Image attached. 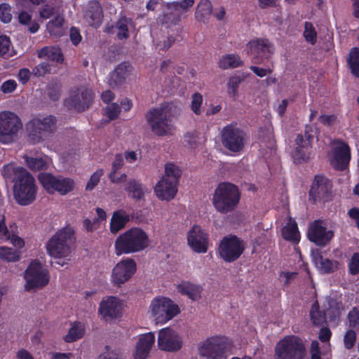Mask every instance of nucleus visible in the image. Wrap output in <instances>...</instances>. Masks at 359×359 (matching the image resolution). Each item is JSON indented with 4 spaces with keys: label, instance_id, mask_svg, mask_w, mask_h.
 Wrapping results in <instances>:
<instances>
[{
    "label": "nucleus",
    "instance_id": "nucleus-50",
    "mask_svg": "<svg viewBox=\"0 0 359 359\" xmlns=\"http://www.w3.org/2000/svg\"><path fill=\"white\" fill-rule=\"evenodd\" d=\"M348 326L351 329L359 330V309L354 306L347 315Z\"/></svg>",
    "mask_w": 359,
    "mask_h": 359
},
{
    "label": "nucleus",
    "instance_id": "nucleus-27",
    "mask_svg": "<svg viewBox=\"0 0 359 359\" xmlns=\"http://www.w3.org/2000/svg\"><path fill=\"white\" fill-rule=\"evenodd\" d=\"M312 259L321 273L328 274L334 273L338 270L339 266L338 261L324 258L318 250L312 252Z\"/></svg>",
    "mask_w": 359,
    "mask_h": 359
},
{
    "label": "nucleus",
    "instance_id": "nucleus-62",
    "mask_svg": "<svg viewBox=\"0 0 359 359\" xmlns=\"http://www.w3.org/2000/svg\"><path fill=\"white\" fill-rule=\"evenodd\" d=\"M106 352L102 353L98 359H121V353L119 350H109L108 346H106Z\"/></svg>",
    "mask_w": 359,
    "mask_h": 359
},
{
    "label": "nucleus",
    "instance_id": "nucleus-7",
    "mask_svg": "<svg viewBox=\"0 0 359 359\" xmlns=\"http://www.w3.org/2000/svg\"><path fill=\"white\" fill-rule=\"evenodd\" d=\"M74 239V230L72 227H65L57 231L47 242V253L55 258L67 257L70 252L69 241Z\"/></svg>",
    "mask_w": 359,
    "mask_h": 359
},
{
    "label": "nucleus",
    "instance_id": "nucleus-36",
    "mask_svg": "<svg viewBox=\"0 0 359 359\" xmlns=\"http://www.w3.org/2000/svg\"><path fill=\"white\" fill-rule=\"evenodd\" d=\"M133 24L132 18L126 15L121 16L115 24L117 30L116 37L118 40H127L130 37L129 26Z\"/></svg>",
    "mask_w": 359,
    "mask_h": 359
},
{
    "label": "nucleus",
    "instance_id": "nucleus-33",
    "mask_svg": "<svg viewBox=\"0 0 359 359\" xmlns=\"http://www.w3.org/2000/svg\"><path fill=\"white\" fill-rule=\"evenodd\" d=\"M129 65L126 62L119 64L111 74L109 84L111 88H115L122 84L128 74Z\"/></svg>",
    "mask_w": 359,
    "mask_h": 359
},
{
    "label": "nucleus",
    "instance_id": "nucleus-61",
    "mask_svg": "<svg viewBox=\"0 0 359 359\" xmlns=\"http://www.w3.org/2000/svg\"><path fill=\"white\" fill-rule=\"evenodd\" d=\"M120 112L121 108L118 104L112 103L110 105H109L106 108V115L109 118L107 122H109L111 120L117 118Z\"/></svg>",
    "mask_w": 359,
    "mask_h": 359
},
{
    "label": "nucleus",
    "instance_id": "nucleus-19",
    "mask_svg": "<svg viewBox=\"0 0 359 359\" xmlns=\"http://www.w3.org/2000/svg\"><path fill=\"white\" fill-rule=\"evenodd\" d=\"M248 54L252 55V61L254 64H261L264 59H269L274 53V47L271 42L266 38H257L247 44Z\"/></svg>",
    "mask_w": 359,
    "mask_h": 359
},
{
    "label": "nucleus",
    "instance_id": "nucleus-38",
    "mask_svg": "<svg viewBox=\"0 0 359 359\" xmlns=\"http://www.w3.org/2000/svg\"><path fill=\"white\" fill-rule=\"evenodd\" d=\"M243 65V62L238 55L226 54L223 55L218 62V66L222 69H234Z\"/></svg>",
    "mask_w": 359,
    "mask_h": 359
},
{
    "label": "nucleus",
    "instance_id": "nucleus-41",
    "mask_svg": "<svg viewBox=\"0 0 359 359\" xmlns=\"http://www.w3.org/2000/svg\"><path fill=\"white\" fill-rule=\"evenodd\" d=\"M328 307L325 311L326 318L327 317L330 322L334 323L338 321L341 313V305L340 302L333 299L328 300Z\"/></svg>",
    "mask_w": 359,
    "mask_h": 359
},
{
    "label": "nucleus",
    "instance_id": "nucleus-43",
    "mask_svg": "<svg viewBox=\"0 0 359 359\" xmlns=\"http://www.w3.org/2000/svg\"><path fill=\"white\" fill-rule=\"evenodd\" d=\"M310 318L311 323L315 326L323 325L326 323L325 311H320L318 302L316 301L313 303L310 311Z\"/></svg>",
    "mask_w": 359,
    "mask_h": 359
},
{
    "label": "nucleus",
    "instance_id": "nucleus-15",
    "mask_svg": "<svg viewBox=\"0 0 359 359\" xmlns=\"http://www.w3.org/2000/svg\"><path fill=\"white\" fill-rule=\"evenodd\" d=\"M25 290L31 291L36 288H42L49 283L50 276L48 271L43 268L41 263L35 259L32 261L25 273Z\"/></svg>",
    "mask_w": 359,
    "mask_h": 359
},
{
    "label": "nucleus",
    "instance_id": "nucleus-9",
    "mask_svg": "<svg viewBox=\"0 0 359 359\" xmlns=\"http://www.w3.org/2000/svg\"><path fill=\"white\" fill-rule=\"evenodd\" d=\"M221 142L223 147L233 153H240L247 142V134L237 123L225 126L221 131Z\"/></svg>",
    "mask_w": 359,
    "mask_h": 359
},
{
    "label": "nucleus",
    "instance_id": "nucleus-26",
    "mask_svg": "<svg viewBox=\"0 0 359 359\" xmlns=\"http://www.w3.org/2000/svg\"><path fill=\"white\" fill-rule=\"evenodd\" d=\"M6 219L3 215L0 217V239L3 241H11L15 246L21 248L24 245V241L18 236V226L15 223L11 224L9 228L6 224Z\"/></svg>",
    "mask_w": 359,
    "mask_h": 359
},
{
    "label": "nucleus",
    "instance_id": "nucleus-63",
    "mask_svg": "<svg viewBox=\"0 0 359 359\" xmlns=\"http://www.w3.org/2000/svg\"><path fill=\"white\" fill-rule=\"evenodd\" d=\"M32 74V72L28 68H22L19 70L17 78L21 84L25 85L29 81Z\"/></svg>",
    "mask_w": 359,
    "mask_h": 359
},
{
    "label": "nucleus",
    "instance_id": "nucleus-29",
    "mask_svg": "<svg viewBox=\"0 0 359 359\" xmlns=\"http://www.w3.org/2000/svg\"><path fill=\"white\" fill-rule=\"evenodd\" d=\"M124 190L128 196L135 201L144 200L147 192V187L136 179H130L125 184Z\"/></svg>",
    "mask_w": 359,
    "mask_h": 359
},
{
    "label": "nucleus",
    "instance_id": "nucleus-2",
    "mask_svg": "<svg viewBox=\"0 0 359 359\" xmlns=\"http://www.w3.org/2000/svg\"><path fill=\"white\" fill-rule=\"evenodd\" d=\"M181 111L180 102H165L159 107L150 109L145 114V119L156 135L163 137L172 134L175 129L173 119L178 118Z\"/></svg>",
    "mask_w": 359,
    "mask_h": 359
},
{
    "label": "nucleus",
    "instance_id": "nucleus-51",
    "mask_svg": "<svg viewBox=\"0 0 359 359\" xmlns=\"http://www.w3.org/2000/svg\"><path fill=\"white\" fill-rule=\"evenodd\" d=\"M305 30L304 36L307 42L314 45L317 41V33L311 22H306L304 25Z\"/></svg>",
    "mask_w": 359,
    "mask_h": 359
},
{
    "label": "nucleus",
    "instance_id": "nucleus-47",
    "mask_svg": "<svg viewBox=\"0 0 359 359\" xmlns=\"http://www.w3.org/2000/svg\"><path fill=\"white\" fill-rule=\"evenodd\" d=\"M0 258L6 262H16L20 259V252L13 248L1 246Z\"/></svg>",
    "mask_w": 359,
    "mask_h": 359
},
{
    "label": "nucleus",
    "instance_id": "nucleus-44",
    "mask_svg": "<svg viewBox=\"0 0 359 359\" xmlns=\"http://www.w3.org/2000/svg\"><path fill=\"white\" fill-rule=\"evenodd\" d=\"M27 166L32 171L46 170L48 168L47 161L42 157H24Z\"/></svg>",
    "mask_w": 359,
    "mask_h": 359
},
{
    "label": "nucleus",
    "instance_id": "nucleus-8",
    "mask_svg": "<svg viewBox=\"0 0 359 359\" xmlns=\"http://www.w3.org/2000/svg\"><path fill=\"white\" fill-rule=\"evenodd\" d=\"M37 178L43 188L50 194L57 193L61 196H65L75 187L73 179L61 175H54L50 172H42L39 173Z\"/></svg>",
    "mask_w": 359,
    "mask_h": 359
},
{
    "label": "nucleus",
    "instance_id": "nucleus-28",
    "mask_svg": "<svg viewBox=\"0 0 359 359\" xmlns=\"http://www.w3.org/2000/svg\"><path fill=\"white\" fill-rule=\"evenodd\" d=\"M295 142L297 147L292 154V158L295 163L299 164L308 161L311 152L312 146L308 142H306L304 144L303 143L304 137L302 134L297 135Z\"/></svg>",
    "mask_w": 359,
    "mask_h": 359
},
{
    "label": "nucleus",
    "instance_id": "nucleus-35",
    "mask_svg": "<svg viewBox=\"0 0 359 359\" xmlns=\"http://www.w3.org/2000/svg\"><path fill=\"white\" fill-rule=\"evenodd\" d=\"M177 290L182 294L187 295L191 300L196 301L201 298L203 288L190 282H183L177 286Z\"/></svg>",
    "mask_w": 359,
    "mask_h": 359
},
{
    "label": "nucleus",
    "instance_id": "nucleus-24",
    "mask_svg": "<svg viewBox=\"0 0 359 359\" xmlns=\"http://www.w3.org/2000/svg\"><path fill=\"white\" fill-rule=\"evenodd\" d=\"M351 160V149L348 144L341 142L333 149V158L331 160L332 165L338 170L343 171L346 169Z\"/></svg>",
    "mask_w": 359,
    "mask_h": 359
},
{
    "label": "nucleus",
    "instance_id": "nucleus-14",
    "mask_svg": "<svg viewBox=\"0 0 359 359\" xmlns=\"http://www.w3.org/2000/svg\"><path fill=\"white\" fill-rule=\"evenodd\" d=\"M149 308L155 320L160 324L167 323L180 312L179 306L170 299L161 296L155 297Z\"/></svg>",
    "mask_w": 359,
    "mask_h": 359
},
{
    "label": "nucleus",
    "instance_id": "nucleus-32",
    "mask_svg": "<svg viewBox=\"0 0 359 359\" xmlns=\"http://www.w3.org/2000/svg\"><path fill=\"white\" fill-rule=\"evenodd\" d=\"M182 15L177 8L173 6V4L168 2L160 20L162 24L177 25L181 21Z\"/></svg>",
    "mask_w": 359,
    "mask_h": 359
},
{
    "label": "nucleus",
    "instance_id": "nucleus-11",
    "mask_svg": "<svg viewBox=\"0 0 359 359\" xmlns=\"http://www.w3.org/2000/svg\"><path fill=\"white\" fill-rule=\"evenodd\" d=\"M94 99L91 88L81 86L72 88L69 96L64 100V105L69 109L81 113L89 109Z\"/></svg>",
    "mask_w": 359,
    "mask_h": 359
},
{
    "label": "nucleus",
    "instance_id": "nucleus-58",
    "mask_svg": "<svg viewBox=\"0 0 359 359\" xmlns=\"http://www.w3.org/2000/svg\"><path fill=\"white\" fill-rule=\"evenodd\" d=\"M356 341V333L353 329H348L344 337V347L346 349H351Z\"/></svg>",
    "mask_w": 359,
    "mask_h": 359
},
{
    "label": "nucleus",
    "instance_id": "nucleus-1",
    "mask_svg": "<svg viewBox=\"0 0 359 359\" xmlns=\"http://www.w3.org/2000/svg\"><path fill=\"white\" fill-rule=\"evenodd\" d=\"M1 175L6 182L13 183V196L18 205L26 206L35 201L37 193L35 180L25 168L9 163L3 166Z\"/></svg>",
    "mask_w": 359,
    "mask_h": 359
},
{
    "label": "nucleus",
    "instance_id": "nucleus-18",
    "mask_svg": "<svg viewBox=\"0 0 359 359\" xmlns=\"http://www.w3.org/2000/svg\"><path fill=\"white\" fill-rule=\"evenodd\" d=\"M229 341L225 337H213L205 341L199 348L201 355L212 359H223Z\"/></svg>",
    "mask_w": 359,
    "mask_h": 359
},
{
    "label": "nucleus",
    "instance_id": "nucleus-40",
    "mask_svg": "<svg viewBox=\"0 0 359 359\" xmlns=\"http://www.w3.org/2000/svg\"><path fill=\"white\" fill-rule=\"evenodd\" d=\"M39 58L47 57L50 60L62 63L64 61L63 54L59 48L45 46L38 51Z\"/></svg>",
    "mask_w": 359,
    "mask_h": 359
},
{
    "label": "nucleus",
    "instance_id": "nucleus-46",
    "mask_svg": "<svg viewBox=\"0 0 359 359\" xmlns=\"http://www.w3.org/2000/svg\"><path fill=\"white\" fill-rule=\"evenodd\" d=\"M18 19L19 23L22 25H29L31 24L28 28L30 33L34 34L39 31L40 27L39 23L36 21L32 22V15L28 12L25 11H21L18 15Z\"/></svg>",
    "mask_w": 359,
    "mask_h": 359
},
{
    "label": "nucleus",
    "instance_id": "nucleus-17",
    "mask_svg": "<svg viewBox=\"0 0 359 359\" xmlns=\"http://www.w3.org/2000/svg\"><path fill=\"white\" fill-rule=\"evenodd\" d=\"M334 236L333 230L327 229L324 220L316 219L308 228L307 238L316 246L323 248L327 245Z\"/></svg>",
    "mask_w": 359,
    "mask_h": 359
},
{
    "label": "nucleus",
    "instance_id": "nucleus-5",
    "mask_svg": "<svg viewBox=\"0 0 359 359\" xmlns=\"http://www.w3.org/2000/svg\"><path fill=\"white\" fill-rule=\"evenodd\" d=\"M241 199L238 187L228 182H220L212 196V204L217 211L228 213L234 210Z\"/></svg>",
    "mask_w": 359,
    "mask_h": 359
},
{
    "label": "nucleus",
    "instance_id": "nucleus-3",
    "mask_svg": "<svg viewBox=\"0 0 359 359\" xmlns=\"http://www.w3.org/2000/svg\"><path fill=\"white\" fill-rule=\"evenodd\" d=\"M149 237L140 228L133 227L120 234L114 243L116 255L118 256L139 252L149 245Z\"/></svg>",
    "mask_w": 359,
    "mask_h": 359
},
{
    "label": "nucleus",
    "instance_id": "nucleus-60",
    "mask_svg": "<svg viewBox=\"0 0 359 359\" xmlns=\"http://www.w3.org/2000/svg\"><path fill=\"white\" fill-rule=\"evenodd\" d=\"M50 71V65L46 62H42L32 69V74L36 77L44 76Z\"/></svg>",
    "mask_w": 359,
    "mask_h": 359
},
{
    "label": "nucleus",
    "instance_id": "nucleus-21",
    "mask_svg": "<svg viewBox=\"0 0 359 359\" xmlns=\"http://www.w3.org/2000/svg\"><path fill=\"white\" fill-rule=\"evenodd\" d=\"M183 344L182 337L176 331L165 327L161 329L158 335V345L161 350L175 352L179 351Z\"/></svg>",
    "mask_w": 359,
    "mask_h": 359
},
{
    "label": "nucleus",
    "instance_id": "nucleus-10",
    "mask_svg": "<svg viewBox=\"0 0 359 359\" xmlns=\"http://www.w3.org/2000/svg\"><path fill=\"white\" fill-rule=\"evenodd\" d=\"M245 249L244 241L236 235L229 234L220 240L217 253L225 262L232 263L241 257Z\"/></svg>",
    "mask_w": 359,
    "mask_h": 359
},
{
    "label": "nucleus",
    "instance_id": "nucleus-37",
    "mask_svg": "<svg viewBox=\"0 0 359 359\" xmlns=\"http://www.w3.org/2000/svg\"><path fill=\"white\" fill-rule=\"evenodd\" d=\"M129 221L128 216L125 215L122 210L115 211L110 221V231L112 233H116L123 229Z\"/></svg>",
    "mask_w": 359,
    "mask_h": 359
},
{
    "label": "nucleus",
    "instance_id": "nucleus-53",
    "mask_svg": "<svg viewBox=\"0 0 359 359\" xmlns=\"http://www.w3.org/2000/svg\"><path fill=\"white\" fill-rule=\"evenodd\" d=\"M11 6L7 3L0 4V20L4 23H9L12 20Z\"/></svg>",
    "mask_w": 359,
    "mask_h": 359
},
{
    "label": "nucleus",
    "instance_id": "nucleus-59",
    "mask_svg": "<svg viewBox=\"0 0 359 359\" xmlns=\"http://www.w3.org/2000/svg\"><path fill=\"white\" fill-rule=\"evenodd\" d=\"M195 0H182L181 1H172L173 6L182 14H185L194 4Z\"/></svg>",
    "mask_w": 359,
    "mask_h": 359
},
{
    "label": "nucleus",
    "instance_id": "nucleus-52",
    "mask_svg": "<svg viewBox=\"0 0 359 359\" xmlns=\"http://www.w3.org/2000/svg\"><path fill=\"white\" fill-rule=\"evenodd\" d=\"M104 175L103 169H98L93 172L86 186V190L90 191L95 189L100 181L101 177Z\"/></svg>",
    "mask_w": 359,
    "mask_h": 359
},
{
    "label": "nucleus",
    "instance_id": "nucleus-25",
    "mask_svg": "<svg viewBox=\"0 0 359 359\" xmlns=\"http://www.w3.org/2000/svg\"><path fill=\"white\" fill-rule=\"evenodd\" d=\"M155 342L153 332L139 335L133 353L134 359H147Z\"/></svg>",
    "mask_w": 359,
    "mask_h": 359
},
{
    "label": "nucleus",
    "instance_id": "nucleus-22",
    "mask_svg": "<svg viewBox=\"0 0 359 359\" xmlns=\"http://www.w3.org/2000/svg\"><path fill=\"white\" fill-rule=\"evenodd\" d=\"M123 304L116 297L109 296L100 303L98 313L105 321L120 318L122 316Z\"/></svg>",
    "mask_w": 359,
    "mask_h": 359
},
{
    "label": "nucleus",
    "instance_id": "nucleus-54",
    "mask_svg": "<svg viewBox=\"0 0 359 359\" xmlns=\"http://www.w3.org/2000/svg\"><path fill=\"white\" fill-rule=\"evenodd\" d=\"M62 94V86L60 83H52L48 88V95L53 101H57Z\"/></svg>",
    "mask_w": 359,
    "mask_h": 359
},
{
    "label": "nucleus",
    "instance_id": "nucleus-23",
    "mask_svg": "<svg viewBox=\"0 0 359 359\" xmlns=\"http://www.w3.org/2000/svg\"><path fill=\"white\" fill-rule=\"evenodd\" d=\"M188 245L197 253H205L208 248V235L198 225H194L187 235Z\"/></svg>",
    "mask_w": 359,
    "mask_h": 359
},
{
    "label": "nucleus",
    "instance_id": "nucleus-39",
    "mask_svg": "<svg viewBox=\"0 0 359 359\" xmlns=\"http://www.w3.org/2000/svg\"><path fill=\"white\" fill-rule=\"evenodd\" d=\"M64 18L57 15L47 23L46 29L51 36L60 37L64 33Z\"/></svg>",
    "mask_w": 359,
    "mask_h": 359
},
{
    "label": "nucleus",
    "instance_id": "nucleus-64",
    "mask_svg": "<svg viewBox=\"0 0 359 359\" xmlns=\"http://www.w3.org/2000/svg\"><path fill=\"white\" fill-rule=\"evenodd\" d=\"M18 84L13 79H8L4 81L1 86V90L5 93H11L17 88Z\"/></svg>",
    "mask_w": 359,
    "mask_h": 359
},
{
    "label": "nucleus",
    "instance_id": "nucleus-45",
    "mask_svg": "<svg viewBox=\"0 0 359 359\" xmlns=\"http://www.w3.org/2000/svg\"><path fill=\"white\" fill-rule=\"evenodd\" d=\"M348 65L351 73L359 78V48H352L348 54Z\"/></svg>",
    "mask_w": 359,
    "mask_h": 359
},
{
    "label": "nucleus",
    "instance_id": "nucleus-56",
    "mask_svg": "<svg viewBox=\"0 0 359 359\" xmlns=\"http://www.w3.org/2000/svg\"><path fill=\"white\" fill-rule=\"evenodd\" d=\"M203 96L199 93H195L191 97V109L196 115L201 114V107L203 103Z\"/></svg>",
    "mask_w": 359,
    "mask_h": 359
},
{
    "label": "nucleus",
    "instance_id": "nucleus-30",
    "mask_svg": "<svg viewBox=\"0 0 359 359\" xmlns=\"http://www.w3.org/2000/svg\"><path fill=\"white\" fill-rule=\"evenodd\" d=\"M281 235L284 240L290 241L294 244H297L300 241L301 236L297 222L289 219L287 224L282 228Z\"/></svg>",
    "mask_w": 359,
    "mask_h": 359
},
{
    "label": "nucleus",
    "instance_id": "nucleus-31",
    "mask_svg": "<svg viewBox=\"0 0 359 359\" xmlns=\"http://www.w3.org/2000/svg\"><path fill=\"white\" fill-rule=\"evenodd\" d=\"M86 18L91 26L97 27L100 25L103 18V13L102 8L98 2H93L89 5L86 13Z\"/></svg>",
    "mask_w": 359,
    "mask_h": 359
},
{
    "label": "nucleus",
    "instance_id": "nucleus-20",
    "mask_svg": "<svg viewBox=\"0 0 359 359\" xmlns=\"http://www.w3.org/2000/svg\"><path fill=\"white\" fill-rule=\"evenodd\" d=\"M137 266L134 259L126 258L118 262L112 269L111 280L114 285L121 287L129 280L136 272Z\"/></svg>",
    "mask_w": 359,
    "mask_h": 359
},
{
    "label": "nucleus",
    "instance_id": "nucleus-16",
    "mask_svg": "<svg viewBox=\"0 0 359 359\" xmlns=\"http://www.w3.org/2000/svg\"><path fill=\"white\" fill-rule=\"evenodd\" d=\"M332 184L325 176L316 175L309 192V200L313 203L327 202L332 199Z\"/></svg>",
    "mask_w": 359,
    "mask_h": 359
},
{
    "label": "nucleus",
    "instance_id": "nucleus-57",
    "mask_svg": "<svg viewBox=\"0 0 359 359\" xmlns=\"http://www.w3.org/2000/svg\"><path fill=\"white\" fill-rule=\"evenodd\" d=\"M259 139L262 143H268V147L273 144V137L269 128H261L259 130Z\"/></svg>",
    "mask_w": 359,
    "mask_h": 359
},
{
    "label": "nucleus",
    "instance_id": "nucleus-6",
    "mask_svg": "<svg viewBox=\"0 0 359 359\" xmlns=\"http://www.w3.org/2000/svg\"><path fill=\"white\" fill-rule=\"evenodd\" d=\"M182 170L172 163L165 165V175L156 184L154 191L161 200L170 201L175 196Z\"/></svg>",
    "mask_w": 359,
    "mask_h": 359
},
{
    "label": "nucleus",
    "instance_id": "nucleus-34",
    "mask_svg": "<svg viewBox=\"0 0 359 359\" xmlns=\"http://www.w3.org/2000/svg\"><path fill=\"white\" fill-rule=\"evenodd\" d=\"M212 5L210 0H201L195 11V18L197 21L206 23L212 14Z\"/></svg>",
    "mask_w": 359,
    "mask_h": 359
},
{
    "label": "nucleus",
    "instance_id": "nucleus-13",
    "mask_svg": "<svg viewBox=\"0 0 359 359\" xmlns=\"http://www.w3.org/2000/svg\"><path fill=\"white\" fill-rule=\"evenodd\" d=\"M305 351L304 344L295 336H287L275 347V359H302Z\"/></svg>",
    "mask_w": 359,
    "mask_h": 359
},
{
    "label": "nucleus",
    "instance_id": "nucleus-42",
    "mask_svg": "<svg viewBox=\"0 0 359 359\" xmlns=\"http://www.w3.org/2000/svg\"><path fill=\"white\" fill-rule=\"evenodd\" d=\"M85 332L84 326L80 322H74L67 334L64 337V340L67 343H72L83 337Z\"/></svg>",
    "mask_w": 359,
    "mask_h": 359
},
{
    "label": "nucleus",
    "instance_id": "nucleus-4",
    "mask_svg": "<svg viewBox=\"0 0 359 359\" xmlns=\"http://www.w3.org/2000/svg\"><path fill=\"white\" fill-rule=\"evenodd\" d=\"M57 129V119L52 115L34 117L25 124L27 140L37 144L51 138Z\"/></svg>",
    "mask_w": 359,
    "mask_h": 359
},
{
    "label": "nucleus",
    "instance_id": "nucleus-48",
    "mask_svg": "<svg viewBox=\"0 0 359 359\" xmlns=\"http://www.w3.org/2000/svg\"><path fill=\"white\" fill-rule=\"evenodd\" d=\"M243 79L240 76H232L229 78L227 83V93L231 97L238 95V89Z\"/></svg>",
    "mask_w": 359,
    "mask_h": 359
},
{
    "label": "nucleus",
    "instance_id": "nucleus-55",
    "mask_svg": "<svg viewBox=\"0 0 359 359\" xmlns=\"http://www.w3.org/2000/svg\"><path fill=\"white\" fill-rule=\"evenodd\" d=\"M348 273L356 276L359 273V252H354L348 264Z\"/></svg>",
    "mask_w": 359,
    "mask_h": 359
},
{
    "label": "nucleus",
    "instance_id": "nucleus-49",
    "mask_svg": "<svg viewBox=\"0 0 359 359\" xmlns=\"http://www.w3.org/2000/svg\"><path fill=\"white\" fill-rule=\"evenodd\" d=\"M12 55L10 38L6 35H0V56L8 57Z\"/></svg>",
    "mask_w": 359,
    "mask_h": 359
},
{
    "label": "nucleus",
    "instance_id": "nucleus-12",
    "mask_svg": "<svg viewBox=\"0 0 359 359\" xmlns=\"http://www.w3.org/2000/svg\"><path fill=\"white\" fill-rule=\"evenodd\" d=\"M22 128L20 117L14 112H0V142L10 144L18 138L19 131Z\"/></svg>",
    "mask_w": 359,
    "mask_h": 359
}]
</instances>
